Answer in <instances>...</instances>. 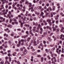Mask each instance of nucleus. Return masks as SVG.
<instances>
[{"label": "nucleus", "instance_id": "412c9836", "mask_svg": "<svg viewBox=\"0 0 64 64\" xmlns=\"http://www.w3.org/2000/svg\"><path fill=\"white\" fill-rule=\"evenodd\" d=\"M38 9L40 10V9H41V7L40 6H38Z\"/></svg>", "mask_w": 64, "mask_h": 64}, {"label": "nucleus", "instance_id": "0eeeda50", "mask_svg": "<svg viewBox=\"0 0 64 64\" xmlns=\"http://www.w3.org/2000/svg\"><path fill=\"white\" fill-rule=\"evenodd\" d=\"M27 50L26 49H25L24 50V52L23 53L24 55H26V54H27Z\"/></svg>", "mask_w": 64, "mask_h": 64}, {"label": "nucleus", "instance_id": "7ed1b4c3", "mask_svg": "<svg viewBox=\"0 0 64 64\" xmlns=\"http://www.w3.org/2000/svg\"><path fill=\"white\" fill-rule=\"evenodd\" d=\"M31 39V38L30 37H28L27 39V40H25V42L26 44L27 43L29 42V41H30V40Z\"/></svg>", "mask_w": 64, "mask_h": 64}, {"label": "nucleus", "instance_id": "4468645a", "mask_svg": "<svg viewBox=\"0 0 64 64\" xmlns=\"http://www.w3.org/2000/svg\"><path fill=\"white\" fill-rule=\"evenodd\" d=\"M45 31L46 32H44V35H46L47 34V31H46V30H45Z\"/></svg>", "mask_w": 64, "mask_h": 64}, {"label": "nucleus", "instance_id": "6e6552de", "mask_svg": "<svg viewBox=\"0 0 64 64\" xmlns=\"http://www.w3.org/2000/svg\"><path fill=\"white\" fill-rule=\"evenodd\" d=\"M6 17L7 18H8V17L10 19L11 18V16H10V15L9 14H8L7 16H6Z\"/></svg>", "mask_w": 64, "mask_h": 64}, {"label": "nucleus", "instance_id": "39448f33", "mask_svg": "<svg viewBox=\"0 0 64 64\" xmlns=\"http://www.w3.org/2000/svg\"><path fill=\"white\" fill-rule=\"evenodd\" d=\"M0 19H1V20H2V21L3 22H4L5 21V18H3L2 17H1L0 16Z\"/></svg>", "mask_w": 64, "mask_h": 64}, {"label": "nucleus", "instance_id": "c03bdc74", "mask_svg": "<svg viewBox=\"0 0 64 64\" xmlns=\"http://www.w3.org/2000/svg\"><path fill=\"white\" fill-rule=\"evenodd\" d=\"M37 57H41V56L40 55H38L37 56Z\"/></svg>", "mask_w": 64, "mask_h": 64}, {"label": "nucleus", "instance_id": "f8f14e48", "mask_svg": "<svg viewBox=\"0 0 64 64\" xmlns=\"http://www.w3.org/2000/svg\"><path fill=\"white\" fill-rule=\"evenodd\" d=\"M8 43L10 44V45H13V44H12V42H11L10 41H8Z\"/></svg>", "mask_w": 64, "mask_h": 64}, {"label": "nucleus", "instance_id": "13d9d810", "mask_svg": "<svg viewBox=\"0 0 64 64\" xmlns=\"http://www.w3.org/2000/svg\"><path fill=\"white\" fill-rule=\"evenodd\" d=\"M18 31H21V29H17Z\"/></svg>", "mask_w": 64, "mask_h": 64}, {"label": "nucleus", "instance_id": "a18cd8bd", "mask_svg": "<svg viewBox=\"0 0 64 64\" xmlns=\"http://www.w3.org/2000/svg\"><path fill=\"white\" fill-rule=\"evenodd\" d=\"M50 28V27L49 26H46V28H47V29H49Z\"/></svg>", "mask_w": 64, "mask_h": 64}, {"label": "nucleus", "instance_id": "37998d69", "mask_svg": "<svg viewBox=\"0 0 64 64\" xmlns=\"http://www.w3.org/2000/svg\"><path fill=\"white\" fill-rule=\"evenodd\" d=\"M46 6H47V7H48L49 6V4H46Z\"/></svg>", "mask_w": 64, "mask_h": 64}, {"label": "nucleus", "instance_id": "69168bd1", "mask_svg": "<svg viewBox=\"0 0 64 64\" xmlns=\"http://www.w3.org/2000/svg\"><path fill=\"white\" fill-rule=\"evenodd\" d=\"M62 24H60V27H62Z\"/></svg>", "mask_w": 64, "mask_h": 64}, {"label": "nucleus", "instance_id": "603ef678", "mask_svg": "<svg viewBox=\"0 0 64 64\" xmlns=\"http://www.w3.org/2000/svg\"><path fill=\"white\" fill-rule=\"evenodd\" d=\"M29 21H30V20H26V22H27V23H28Z\"/></svg>", "mask_w": 64, "mask_h": 64}, {"label": "nucleus", "instance_id": "4c0bfd02", "mask_svg": "<svg viewBox=\"0 0 64 64\" xmlns=\"http://www.w3.org/2000/svg\"><path fill=\"white\" fill-rule=\"evenodd\" d=\"M39 3L40 4H41L42 3V1L41 0L40 1Z\"/></svg>", "mask_w": 64, "mask_h": 64}, {"label": "nucleus", "instance_id": "09e8293b", "mask_svg": "<svg viewBox=\"0 0 64 64\" xmlns=\"http://www.w3.org/2000/svg\"><path fill=\"white\" fill-rule=\"evenodd\" d=\"M35 54H36V52H34L32 54L33 55H35Z\"/></svg>", "mask_w": 64, "mask_h": 64}, {"label": "nucleus", "instance_id": "f704fd0d", "mask_svg": "<svg viewBox=\"0 0 64 64\" xmlns=\"http://www.w3.org/2000/svg\"><path fill=\"white\" fill-rule=\"evenodd\" d=\"M10 35L11 36H14V34L13 32H12V33L10 34Z\"/></svg>", "mask_w": 64, "mask_h": 64}, {"label": "nucleus", "instance_id": "49530a36", "mask_svg": "<svg viewBox=\"0 0 64 64\" xmlns=\"http://www.w3.org/2000/svg\"><path fill=\"white\" fill-rule=\"evenodd\" d=\"M0 53H2V54H4V52H3V51H0Z\"/></svg>", "mask_w": 64, "mask_h": 64}, {"label": "nucleus", "instance_id": "7c9ffc66", "mask_svg": "<svg viewBox=\"0 0 64 64\" xmlns=\"http://www.w3.org/2000/svg\"><path fill=\"white\" fill-rule=\"evenodd\" d=\"M62 41L61 40H60L59 41V43L60 44H62Z\"/></svg>", "mask_w": 64, "mask_h": 64}, {"label": "nucleus", "instance_id": "c9c22d12", "mask_svg": "<svg viewBox=\"0 0 64 64\" xmlns=\"http://www.w3.org/2000/svg\"><path fill=\"white\" fill-rule=\"evenodd\" d=\"M49 29L50 30L51 32H52V28H51L50 27V28H49Z\"/></svg>", "mask_w": 64, "mask_h": 64}, {"label": "nucleus", "instance_id": "aec40b11", "mask_svg": "<svg viewBox=\"0 0 64 64\" xmlns=\"http://www.w3.org/2000/svg\"><path fill=\"white\" fill-rule=\"evenodd\" d=\"M34 62H37L38 61V59L37 58H35L34 59Z\"/></svg>", "mask_w": 64, "mask_h": 64}, {"label": "nucleus", "instance_id": "c85d7f7f", "mask_svg": "<svg viewBox=\"0 0 64 64\" xmlns=\"http://www.w3.org/2000/svg\"><path fill=\"white\" fill-rule=\"evenodd\" d=\"M46 17H48V12H46Z\"/></svg>", "mask_w": 64, "mask_h": 64}, {"label": "nucleus", "instance_id": "5fc2aeb1", "mask_svg": "<svg viewBox=\"0 0 64 64\" xmlns=\"http://www.w3.org/2000/svg\"><path fill=\"white\" fill-rule=\"evenodd\" d=\"M20 50L21 51H23V48H20Z\"/></svg>", "mask_w": 64, "mask_h": 64}, {"label": "nucleus", "instance_id": "72a5a7b5", "mask_svg": "<svg viewBox=\"0 0 64 64\" xmlns=\"http://www.w3.org/2000/svg\"><path fill=\"white\" fill-rule=\"evenodd\" d=\"M26 34H27V35H29V32L28 31H26Z\"/></svg>", "mask_w": 64, "mask_h": 64}, {"label": "nucleus", "instance_id": "ddd939ff", "mask_svg": "<svg viewBox=\"0 0 64 64\" xmlns=\"http://www.w3.org/2000/svg\"><path fill=\"white\" fill-rule=\"evenodd\" d=\"M8 56H9V57H10V56H12V54H10V53H8Z\"/></svg>", "mask_w": 64, "mask_h": 64}, {"label": "nucleus", "instance_id": "cd10ccee", "mask_svg": "<svg viewBox=\"0 0 64 64\" xmlns=\"http://www.w3.org/2000/svg\"><path fill=\"white\" fill-rule=\"evenodd\" d=\"M23 23L22 22L21 23V24H20V27H23Z\"/></svg>", "mask_w": 64, "mask_h": 64}, {"label": "nucleus", "instance_id": "9d476101", "mask_svg": "<svg viewBox=\"0 0 64 64\" xmlns=\"http://www.w3.org/2000/svg\"><path fill=\"white\" fill-rule=\"evenodd\" d=\"M44 57H42L41 58V62H43V61H44Z\"/></svg>", "mask_w": 64, "mask_h": 64}, {"label": "nucleus", "instance_id": "423d86ee", "mask_svg": "<svg viewBox=\"0 0 64 64\" xmlns=\"http://www.w3.org/2000/svg\"><path fill=\"white\" fill-rule=\"evenodd\" d=\"M48 40L49 41H50V42H52V39L50 37H48Z\"/></svg>", "mask_w": 64, "mask_h": 64}, {"label": "nucleus", "instance_id": "052dcab7", "mask_svg": "<svg viewBox=\"0 0 64 64\" xmlns=\"http://www.w3.org/2000/svg\"><path fill=\"white\" fill-rule=\"evenodd\" d=\"M3 5H2L1 6V7L2 9H4V7H3Z\"/></svg>", "mask_w": 64, "mask_h": 64}, {"label": "nucleus", "instance_id": "e433bc0d", "mask_svg": "<svg viewBox=\"0 0 64 64\" xmlns=\"http://www.w3.org/2000/svg\"><path fill=\"white\" fill-rule=\"evenodd\" d=\"M56 52L58 53V54H60V53H59L58 50H56Z\"/></svg>", "mask_w": 64, "mask_h": 64}, {"label": "nucleus", "instance_id": "c756f323", "mask_svg": "<svg viewBox=\"0 0 64 64\" xmlns=\"http://www.w3.org/2000/svg\"><path fill=\"white\" fill-rule=\"evenodd\" d=\"M48 8H49V10H50V11H52V9L51 7H49Z\"/></svg>", "mask_w": 64, "mask_h": 64}, {"label": "nucleus", "instance_id": "338daca9", "mask_svg": "<svg viewBox=\"0 0 64 64\" xmlns=\"http://www.w3.org/2000/svg\"><path fill=\"white\" fill-rule=\"evenodd\" d=\"M51 62L50 61H48V64H51Z\"/></svg>", "mask_w": 64, "mask_h": 64}, {"label": "nucleus", "instance_id": "5701e85b", "mask_svg": "<svg viewBox=\"0 0 64 64\" xmlns=\"http://www.w3.org/2000/svg\"><path fill=\"white\" fill-rule=\"evenodd\" d=\"M3 48V46H0V50H2Z\"/></svg>", "mask_w": 64, "mask_h": 64}, {"label": "nucleus", "instance_id": "3c124183", "mask_svg": "<svg viewBox=\"0 0 64 64\" xmlns=\"http://www.w3.org/2000/svg\"><path fill=\"white\" fill-rule=\"evenodd\" d=\"M5 58L6 59H9V57L8 56H6L5 57Z\"/></svg>", "mask_w": 64, "mask_h": 64}, {"label": "nucleus", "instance_id": "864d4df0", "mask_svg": "<svg viewBox=\"0 0 64 64\" xmlns=\"http://www.w3.org/2000/svg\"><path fill=\"white\" fill-rule=\"evenodd\" d=\"M8 13L9 14H9L10 16V15L11 14V12H10V11H9V12Z\"/></svg>", "mask_w": 64, "mask_h": 64}, {"label": "nucleus", "instance_id": "bf43d9fd", "mask_svg": "<svg viewBox=\"0 0 64 64\" xmlns=\"http://www.w3.org/2000/svg\"><path fill=\"white\" fill-rule=\"evenodd\" d=\"M45 51L47 53H48V49H45Z\"/></svg>", "mask_w": 64, "mask_h": 64}, {"label": "nucleus", "instance_id": "f03ea898", "mask_svg": "<svg viewBox=\"0 0 64 64\" xmlns=\"http://www.w3.org/2000/svg\"><path fill=\"white\" fill-rule=\"evenodd\" d=\"M51 20L49 19H48L46 20V22H48L50 26H51V25H52V23H51Z\"/></svg>", "mask_w": 64, "mask_h": 64}, {"label": "nucleus", "instance_id": "f3484780", "mask_svg": "<svg viewBox=\"0 0 64 64\" xmlns=\"http://www.w3.org/2000/svg\"><path fill=\"white\" fill-rule=\"evenodd\" d=\"M4 61L3 60H2L1 62L0 63V64H4Z\"/></svg>", "mask_w": 64, "mask_h": 64}, {"label": "nucleus", "instance_id": "393cba45", "mask_svg": "<svg viewBox=\"0 0 64 64\" xmlns=\"http://www.w3.org/2000/svg\"><path fill=\"white\" fill-rule=\"evenodd\" d=\"M29 2H25V4L26 5H27V4H29Z\"/></svg>", "mask_w": 64, "mask_h": 64}, {"label": "nucleus", "instance_id": "b1692460", "mask_svg": "<svg viewBox=\"0 0 64 64\" xmlns=\"http://www.w3.org/2000/svg\"><path fill=\"white\" fill-rule=\"evenodd\" d=\"M20 41L21 42H25V40L23 39H22Z\"/></svg>", "mask_w": 64, "mask_h": 64}, {"label": "nucleus", "instance_id": "a211bd4d", "mask_svg": "<svg viewBox=\"0 0 64 64\" xmlns=\"http://www.w3.org/2000/svg\"><path fill=\"white\" fill-rule=\"evenodd\" d=\"M24 26L25 27H29L30 26L29 25H27V24H26L24 25Z\"/></svg>", "mask_w": 64, "mask_h": 64}, {"label": "nucleus", "instance_id": "bb28decb", "mask_svg": "<svg viewBox=\"0 0 64 64\" xmlns=\"http://www.w3.org/2000/svg\"><path fill=\"white\" fill-rule=\"evenodd\" d=\"M12 19H10V23H12Z\"/></svg>", "mask_w": 64, "mask_h": 64}, {"label": "nucleus", "instance_id": "79ce46f5", "mask_svg": "<svg viewBox=\"0 0 64 64\" xmlns=\"http://www.w3.org/2000/svg\"><path fill=\"white\" fill-rule=\"evenodd\" d=\"M40 30H41V31H43V29H42V28H40Z\"/></svg>", "mask_w": 64, "mask_h": 64}, {"label": "nucleus", "instance_id": "680f3d73", "mask_svg": "<svg viewBox=\"0 0 64 64\" xmlns=\"http://www.w3.org/2000/svg\"><path fill=\"white\" fill-rule=\"evenodd\" d=\"M55 60H53L52 62V63H54V64H55Z\"/></svg>", "mask_w": 64, "mask_h": 64}, {"label": "nucleus", "instance_id": "8fccbe9b", "mask_svg": "<svg viewBox=\"0 0 64 64\" xmlns=\"http://www.w3.org/2000/svg\"><path fill=\"white\" fill-rule=\"evenodd\" d=\"M21 40H20L18 42V44H21Z\"/></svg>", "mask_w": 64, "mask_h": 64}, {"label": "nucleus", "instance_id": "774afa93", "mask_svg": "<svg viewBox=\"0 0 64 64\" xmlns=\"http://www.w3.org/2000/svg\"><path fill=\"white\" fill-rule=\"evenodd\" d=\"M8 5H7L6 6V8H8Z\"/></svg>", "mask_w": 64, "mask_h": 64}, {"label": "nucleus", "instance_id": "6e6d98bb", "mask_svg": "<svg viewBox=\"0 0 64 64\" xmlns=\"http://www.w3.org/2000/svg\"><path fill=\"white\" fill-rule=\"evenodd\" d=\"M11 50H8V53H10L11 52Z\"/></svg>", "mask_w": 64, "mask_h": 64}, {"label": "nucleus", "instance_id": "de8ad7c7", "mask_svg": "<svg viewBox=\"0 0 64 64\" xmlns=\"http://www.w3.org/2000/svg\"><path fill=\"white\" fill-rule=\"evenodd\" d=\"M17 64H20V62L19 61H17L16 62Z\"/></svg>", "mask_w": 64, "mask_h": 64}, {"label": "nucleus", "instance_id": "2f4dec72", "mask_svg": "<svg viewBox=\"0 0 64 64\" xmlns=\"http://www.w3.org/2000/svg\"><path fill=\"white\" fill-rule=\"evenodd\" d=\"M43 19L41 18L40 19V22H42V20H43Z\"/></svg>", "mask_w": 64, "mask_h": 64}, {"label": "nucleus", "instance_id": "a19ab883", "mask_svg": "<svg viewBox=\"0 0 64 64\" xmlns=\"http://www.w3.org/2000/svg\"><path fill=\"white\" fill-rule=\"evenodd\" d=\"M43 42L44 44H46V41L45 40H44L43 41Z\"/></svg>", "mask_w": 64, "mask_h": 64}, {"label": "nucleus", "instance_id": "ea45409f", "mask_svg": "<svg viewBox=\"0 0 64 64\" xmlns=\"http://www.w3.org/2000/svg\"><path fill=\"white\" fill-rule=\"evenodd\" d=\"M41 26L40 25V24H39L38 26V28H41Z\"/></svg>", "mask_w": 64, "mask_h": 64}, {"label": "nucleus", "instance_id": "2eb2a0df", "mask_svg": "<svg viewBox=\"0 0 64 64\" xmlns=\"http://www.w3.org/2000/svg\"><path fill=\"white\" fill-rule=\"evenodd\" d=\"M29 4L30 5L29 6V7H31L32 6V3H29Z\"/></svg>", "mask_w": 64, "mask_h": 64}, {"label": "nucleus", "instance_id": "1a4fd4ad", "mask_svg": "<svg viewBox=\"0 0 64 64\" xmlns=\"http://www.w3.org/2000/svg\"><path fill=\"white\" fill-rule=\"evenodd\" d=\"M37 44H39L40 43V40H38L36 41Z\"/></svg>", "mask_w": 64, "mask_h": 64}, {"label": "nucleus", "instance_id": "0e129e2a", "mask_svg": "<svg viewBox=\"0 0 64 64\" xmlns=\"http://www.w3.org/2000/svg\"><path fill=\"white\" fill-rule=\"evenodd\" d=\"M55 49V47H54L52 48V50L54 51V50Z\"/></svg>", "mask_w": 64, "mask_h": 64}, {"label": "nucleus", "instance_id": "f257e3e1", "mask_svg": "<svg viewBox=\"0 0 64 64\" xmlns=\"http://www.w3.org/2000/svg\"><path fill=\"white\" fill-rule=\"evenodd\" d=\"M13 20L14 22H12V25H14L15 24H16V25H18V22H17V20L15 19H14Z\"/></svg>", "mask_w": 64, "mask_h": 64}, {"label": "nucleus", "instance_id": "58836bf2", "mask_svg": "<svg viewBox=\"0 0 64 64\" xmlns=\"http://www.w3.org/2000/svg\"><path fill=\"white\" fill-rule=\"evenodd\" d=\"M59 22V21L58 20H56V24H58V23Z\"/></svg>", "mask_w": 64, "mask_h": 64}, {"label": "nucleus", "instance_id": "e2e57ef3", "mask_svg": "<svg viewBox=\"0 0 64 64\" xmlns=\"http://www.w3.org/2000/svg\"><path fill=\"white\" fill-rule=\"evenodd\" d=\"M33 2L34 3H36V0H33Z\"/></svg>", "mask_w": 64, "mask_h": 64}, {"label": "nucleus", "instance_id": "a878e982", "mask_svg": "<svg viewBox=\"0 0 64 64\" xmlns=\"http://www.w3.org/2000/svg\"><path fill=\"white\" fill-rule=\"evenodd\" d=\"M22 38H26V36H22Z\"/></svg>", "mask_w": 64, "mask_h": 64}, {"label": "nucleus", "instance_id": "4d7b16f0", "mask_svg": "<svg viewBox=\"0 0 64 64\" xmlns=\"http://www.w3.org/2000/svg\"><path fill=\"white\" fill-rule=\"evenodd\" d=\"M40 51H41V50H37V52H40Z\"/></svg>", "mask_w": 64, "mask_h": 64}, {"label": "nucleus", "instance_id": "9b49d317", "mask_svg": "<svg viewBox=\"0 0 64 64\" xmlns=\"http://www.w3.org/2000/svg\"><path fill=\"white\" fill-rule=\"evenodd\" d=\"M16 52H14L13 54H12L13 56H16Z\"/></svg>", "mask_w": 64, "mask_h": 64}, {"label": "nucleus", "instance_id": "20e7f679", "mask_svg": "<svg viewBox=\"0 0 64 64\" xmlns=\"http://www.w3.org/2000/svg\"><path fill=\"white\" fill-rule=\"evenodd\" d=\"M60 39H62V40H64V35L63 34H61L60 35Z\"/></svg>", "mask_w": 64, "mask_h": 64}, {"label": "nucleus", "instance_id": "4be33fe9", "mask_svg": "<svg viewBox=\"0 0 64 64\" xmlns=\"http://www.w3.org/2000/svg\"><path fill=\"white\" fill-rule=\"evenodd\" d=\"M52 10L53 11H54L55 10V7L54 6H53V8H52Z\"/></svg>", "mask_w": 64, "mask_h": 64}, {"label": "nucleus", "instance_id": "6ab92c4d", "mask_svg": "<svg viewBox=\"0 0 64 64\" xmlns=\"http://www.w3.org/2000/svg\"><path fill=\"white\" fill-rule=\"evenodd\" d=\"M47 57V58H48V59H49V60H50L51 59V58L49 56H48Z\"/></svg>", "mask_w": 64, "mask_h": 64}, {"label": "nucleus", "instance_id": "dca6fc26", "mask_svg": "<svg viewBox=\"0 0 64 64\" xmlns=\"http://www.w3.org/2000/svg\"><path fill=\"white\" fill-rule=\"evenodd\" d=\"M53 59H54V61H55V62H57V60H56V57H53Z\"/></svg>", "mask_w": 64, "mask_h": 64}, {"label": "nucleus", "instance_id": "473e14b6", "mask_svg": "<svg viewBox=\"0 0 64 64\" xmlns=\"http://www.w3.org/2000/svg\"><path fill=\"white\" fill-rule=\"evenodd\" d=\"M46 36V35H44V34L42 35L41 37L42 38L44 37H45Z\"/></svg>", "mask_w": 64, "mask_h": 64}]
</instances>
